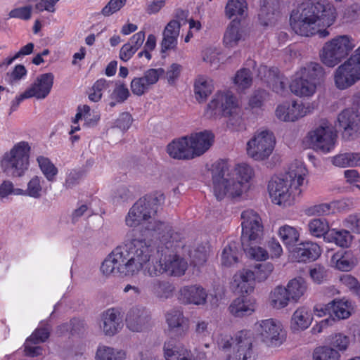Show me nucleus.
<instances>
[{
	"label": "nucleus",
	"mask_w": 360,
	"mask_h": 360,
	"mask_svg": "<svg viewBox=\"0 0 360 360\" xmlns=\"http://www.w3.org/2000/svg\"><path fill=\"white\" fill-rule=\"evenodd\" d=\"M321 250L317 243L304 242L298 244L290 251V257L293 262H307L317 259Z\"/></svg>",
	"instance_id": "412c9836"
},
{
	"label": "nucleus",
	"mask_w": 360,
	"mask_h": 360,
	"mask_svg": "<svg viewBox=\"0 0 360 360\" xmlns=\"http://www.w3.org/2000/svg\"><path fill=\"white\" fill-rule=\"evenodd\" d=\"M324 68L318 63L309 62L300 67L292 76L290 89L300 98L311 97L324 78Z\"/></svg>",
	"instance_id": "39448f33"
},
{
	"label": "nucleus",
	"mask_w": 360,
	"mask_h": 360,
	"mask_svg": "<svg viewBox=\"0 0 360 360\" xmlns=\"http://www.w3.org/2000/svg\"><path fill=\"white\" fill-rule=\"evenodd\" d=\"M354 236L346 229H332L325 236V240L333 243L342 248H349L353 242Z\"/></svg>",
	"instance_id": "c9c22d12"
},
{
	"label": "nucleus",
	"mask_w": 360,
	"mask_h": 360,
	"mask_svg": "<svg viewBox=\"0 0 360 360\" xmlns=\"http://www.w3.org/2000/svg\"><path fill=\"white\" fill-rule=\"evenodd\" d=\"M244 39L245 35L243 31L240 27L239 22H231L224 33V45L229 48L235 47Z\"/></svg>",
	"instance_id": "4c0bfd02"
},
{
	"label": "nucleus",
	"mask_w": 360,
	"mask_h": 360,
	"mask_svg": "<svg viewBox=\"0 0 360 360\" xmlns=\"http://www.w3.org/2000/svg\"><path fill=\"white\" fill-rule=\"evenodd\" d=\"M307 226L310 234L316 238L325 237L330 231L327 221L322 219H311Z\"/></svg>",
	"instance_id": "603ef678"
},
{
	"label": "nucleus",
	"mask_w": 360,
	"mask_h": 360,
	"mask_svg": "<svg viewBox=\"0 0 360 360\" xmlns=\"http://www.w3.org/2000/svg\"><path fill=\"white\" fill-rule=\"evenodd\" d=\"M38 166L49 181H54L58 174V169L46 157L39 155L37 158Z\"/></svg>",
	"instance_id": "09e8293b"
},
{
	"label": "nucleus",
	"mask_w": 360,
	"mask_h": 360,
	"mask_svg": "<svg viewBox=\"0 0 360 360\" xmlns=\"http://www.w3.org/2000/svg\"><path fill=\"white\" fill-rule=\"evenodd\" d=\"M191 258L192 263L195 266L204 264L208 257V250L205 247L198 248L191 252Z\"/></svg>",
	"instance_id": "e2e57ef3"
},
{
	"label": "nucleus",
	"mask_w": 360,
	"mask_h": 360,
	"mask_svg": "<svg viewBox=\"0 0 360 360\" xmlns=\"http://www.w3.org/2000/svg\"><path fill=\"white\" fill-rule=\"evenodd\" d=\"M148 290L158 300L165 301L172 297L175 287L167 280L155 278L149 281Z\"/></svg>",
	"instance_id": "bb28decb"
},
{
	"label": "nucleus",
	"mask_w": 360,
	"mask_h": 360,
	"mask_svg": "<svg viewBox=\"0 0 360 360\" xmlns=\"http://www.w3.org/2000/svg\"><path fill=\"white\" fill-rule=\"evenodd\" d=\"M22 189L15 188L13 183L10 180H4L0 184V198L4 199L9 195H21Z\"/></svg>",
	"instance_id": "4d7b16f0"
},
{
	"label": "nucleus",
	"mask_w": 360,
	"mask_h": 360,
	"mask_svg": "<svg viewBox=\"0 0 360 360\" xmlns=\"http://www.w3.org/2000/svg\"><path fill=\"white\" fill-rule=\"evenodd\" d=\"M37 333H32V335L27 338L24 344V352L26 356L34 357L39 356L42 354V348L37 345L38 343L33 341V338Z\"/></svg>",
	"instance_id": "052dcab7"
},
{
	"label": "nucleus",
	"mask_w": 360,
	"mask_h": 360,
	"mask_svg": "<svg viewBox=\"0 0 360 360\" xmlns=\"http://www.w3.org/2000/svg\"><path fill=\"white\" fill-rule=\"evenodd\" d=\"M341 354L338 350L329 345L319 346L314 349L312 360H340Z\"/></svg>",
	"instance_id": "8fccbe9b"
},
{
	"label": "nucleus",
	"mask_w": 360,
	"mask_h": 360,
	"mask_svg": "<svg viewBox=\"0 0 360 360\" xmlns=\"http://www.w3.org/2000/svg\"><path fill=\"white\" fill-rule=\"evenodd\" d=\"M240 252L236 243L226 245L221 253V264L225 266H231L238 262Z\"/></svg>",
	"instance_id": "de8ad7c7"
},
{
	"label": "nucleus",
	"mask_w": 360,
	"mask_h": 360,
	"mask_svg": "<svg viewBox=\"0 0 360 360\" xmlns=\"http://www.w3.org/2000/svg\"><path fill=\"white\" fill-rule=\"evenodd\" d=\"M31 15L32 6H22L12 9L8 13V16L11 18H19L25 20L30 19Z\"/></svg>",
	"instance_id": "774afa93"
},
{
	"label": "nucleus",
	"mask_w": 360,
	"mask_h": 360,
	"mask_svg": "<svg viewBox=\"0 0 360 360\" xmlns=\"http://www.w3.org/2000/svg\"><path fill=\"white\" fill-rule=\"evenodd\" d=\"M250 268L245 267L238 271L233 276L231 286L239 293L250 294L253 292L255 281Z\"/></svg>",
	"instance_id": "4be33fe9"
},
{
	"label": "nucleus",
	"mask_w": 360,
	"mask_h": 360,
	"mask_svg": "<svg viewBox=\"0 0 360 360\" xmlns=\"http://www.w3.org/2000/svg\"><path fill=\"white\" fill-rule=\"evenodd\" d=\"M290 297L285 287L276 286L269 295V305L275 309H281L286 307L290 302Z\"/></svg>",
	"instance_id": "ea45409f"
},
{
	"label": "nucleus",
	"mask_w": 360,
	"mask_h": 360,
	"mask_svg": "<svg viewBox=\"0 0 360 360\" xmlns=\"http://www.w3.org/2000/svg\"><path fill=\"white\" fill-rule=\"evenodd\" d=\"M208 295L205 288L199 285H184L177 292V299L183 304L204 306L207 303Z\"/></svg>",
	"instance_id": "a211bd4d"
},
{
	"label": "nucleus",
	"mask_w": 360,
	"mask_h": 360,
	"mask_svg": "<svg viewBox=\"0 0 360 360\" xmlns=\"http://www.w3.org/2000/svg\"><path fill=\"white\" fill-rule=\"evenodd\" d=\"M260 240H247L242 242L244 252L249 257L255 260H266L269 257L267 251L257 245Z\"/></svg>",
	"instance_id": "79ce46f5"
},
{
	"label": "nucleus",
	"mask_w": 360,
	"mask_h": 360,
	"mask_svg": "<svg viewBox=\"0 0 360 360\" xmlns=\"http://www.w3.org/2000/svg\"><path fill=\"white\" fill-rule=\"evenodd\" d=\"M166 151L172 159L179 160L193 159L187 136L172 141L167 146Z\"/></svg>",
	"instance_id": "5701e85b"
},
{
	"label": "nucleus",
	"mask_w": 360,
	"mask_h": 360,
	"mask_svg": "<svg viewBox=\"0 0 360 360\" xmlns=\"http://www.w3.org/2000/svg\"><path fill=\"white\" fill-rule=\"evenodd\" d=\"M307 174V169L303 162L295 161L283 176L272 177L267 187L272 202L283 207L294 204L302 192Z\"/></svg>",
	"instance_id": "20e7f679"
},
{
	"label": "nucleus",
	"mask_w": 360,
	"mask_h": 360,
	"mask_svg": "<svg viewBox=\"0 0 360 360\" xmlns=\"http://www.w3.org/2000/svg\"><path fill=\"white\" fill-rule=\"evenodd\" d=\"M228 117L227 126L233 130H241L245 129V120L243 117L241 107L235 112H231L224 115Z\"/></svg>",
	"instance_id": "864d4df0"
},
{
	"label": "nucleus",
	"mask_w": 360,
	"mask_h": 360,
	"mask_svg": "<svg viewBox=\"0 0 360 360\" xmlns=\"http://www.w3.org/2000/svg\"><path fill=\"white\" fill-rule=\"evenodd\" d=\"M266 94L264 91H255L249 97L247 108L250 110L261 108L264 105Z\"/></svg>",
	"instance_id": "680f3d73"
},
{
	"label": "nucleus",
	"mask_w": 360,
	"mask_h": 360,
	"mask_svg": "<svg viewBox=\"0 0 360 360\" xmlns=\"http://www.w3.org/2000/svg\"><path fill=\"white\" fill-rule=\"evenodd\" d=\"M166 323L171 331L176 332L181 330L186 333L188 329V319L185 317L184 312L179 309H172L165 314Z\"/></svg>",
	"instance_id": "2f4dec72"
},
{
	"label": "nucleus",
	"mask_w": 360,
	"mask_h": 360,
	"mask_svg": "<svg viewBox=\"0 0 360 360\" xmlns=\"http://www.w3.org/2000/svg\"><path fill=\"white\" fill-rule=\"evenodd\" d=\"M193 159L206 153L213 145L214 136L210 131H203L187 136Z\"/></svg>",
	"instance_id": "aec40b11"
},
{
	"label": "nucleus",
	"mask_w": 360,
	"mask_h": 360,
	"mask_svg": "<svg viewBox=\"0 0 360 360\" xmlns=\"http://www.w3.org/2000/svg\"><path fill=\"white\" fill-rule=\"evenodd\" d=\"M285 288L290 298L295 302H298L306 292L307 286L303 278H297L290 280Z\"/></svg>",
	"instance_id": "37998d69"
},
{
	"label": "nucleus",
	"mask_w": 360,
	"mask_h": 360,
	"mask_svg": "<svg viewBox=\"0 0 360 360\" xmlns=\"http://www.w3.org/2000/svg\"><path fill=\"white\" fill-rule=\"evenodd\" d=\"M256 356L252 333L241 330L233 336V349L225 360H255Z\"/></svg>",
	"instance_id": "9d476101"
},
{
	"label": "nucleus",
	"mask_w": 360,
	"mask_h": 360,
	"mask_svg": "<svg viewBox=\"0 0 360 360\" xmlns=\"http://www.w3.org/2000/svg\"><path fill=\"white\" fill-rule=\"evenodd\" d=\"M44 181L41 176H32L27 184L26 189H22L21 195H27L33 198H39L44 192Z\"/></svg>",
	"instance_id": "c03bdc74"
},
{
	"label": "nucleus",
	"mask_w": 360,
	"mask_h": 360,
	"mask_svg": "<svg viewBox=\"0 0 360 360\" xmlns=\"http://www.w3.org/2000/svg\"><path fill=\"white\" fill-rule=\"evenodd\" d=\"M220 49L215 46L205 49L202 51V59L211 65L218 66L220 61Z\"/></svg>",
	"instance_id": "bf43d9fd"
},
{
	"label": "nucleus",
	"mask_w": 360,
	"mask_h": 360,
	"mask_svg": "<svg viewBox=\"0 0 360 360\" xmlns=\"http://www.w3.org/2000/svg\"><path fill=\"white\" fill-rule=\"evenodd\" d=\"M338 121L345 131H356L360 127V112L354 108L345 109L339 114Z\"/></svg>",
	"instance_id": "7c9ffc66"
},
{
	"label": "nucleus",
	"mask_w": 360,
	"mask_h": 360,
	"mask_svg": "<svg viewBox=\"0 0 360 360\" xmlns=\"http://www.w3.org/2000/svg\"><path fill=\"white\" fill-rule=\"evenodd\" d=\"M103 335L112 337L119 333L123 328L121 310L117 307H110L100 314L98 323Z\"/></svg>",
	"instance_id": "f3484780"
},
{
	"label": "nucleus",
	"mask_w": 360,
	"mask_h": 360,
	"mask_svg": "<svg viewBox=\"0 0 360 360\" xmlns=\"http://www.w3.org/2000/svg\"><path fill=\"white\" fill-rule=\"evenodd\" d=\"M356 46L355 39L349 34L335 36L323 45L319 53L320 60L326 66L334 68L347 58Z\"/></svg>",
	"instance_id": "423d86ee"
},
{
	"label": "nucleus",
	"mask_w": 360,
	"mask_h": 360,
	"mask_svg": "<svg viewBox=\"0 0 360 360\" xmlns=\"http://www.w3.org/2000/svg\"><path fill=\"white\" fill-rule=\"evenodd\" d=\"M213 193L217 199L225 197L236 198L246 194L251 187L255 176L253 168L246 163L236 165L230 172L224 162H217L212 166Z\"/></svg>",
	"instance_id": "7ed1b4c3"
},
{
	"label": "nucleus",
	"mask_w": 360,
	"mask_h": 360,
	"mask_svg": "<svg viewBox=\"0 0 360 360\" xmlns=\"http://www.w3.org/2000/svg\"><path fill=\"white\" fill-rule=\"evenodd\" d=\"M240 218L241 242L261 240L263 237L264 226L260 216L252 210H247L241 213Z\"/></svg>",
	"instance_id": "f8f14e48"
},
{
	"label": "nucleus",
	"mask_w": 360,
	"mask_h": 360,
	"mask_svg": "<svg viewBox=\"0 0 360 360\" xmlns=\"http://www.w3.org/2000/svg\"><path fill=\"white\" fill-rule=\"evenodd\" d=\"M240 105L237 97L231 91L217 93L208 103L206 114L213 117L219 113L225 115L237 110Z\"/></svg>",
	"instance_id": "ddd939ff"
},
{
	"label": "nucleus",
	"mask_w": 360,
	"mask_h": 360,
	"mask_svg": "<svg viewBox=\"0 0 360 360\" xmlns=\"http://www.w3.org/2000/svg\"><path fill=\"white\" fill-rule=\"evenodd\" d=\"M125 324L127 329L133 333H143L152 326L150 310L142 304L131 307L125 316Z\"/></svg>",
	"instance_id": "9b49d317"
},
{
	"label": "nucleus",
	"mask_w": 360,
	"mask_h": 360,
	"mask_svg": "<svg viewBox=\"0 0 360 360\" xmlns=\"http://www.w3.org/2000/svg\"><path fill=\"white\" fill-rule=\"evenodd\" d=\"M300 230L297 227L285 224L278 228L277 233L283 243L287 248H291L299 241Z\"/></svg>",
	"instance_id": "58836bf2"
},
{
	"label": "nucleus",
	"mask_w": 360,
	"mask_h": 360,
	"mask_svg": "<svg viewBox=\"0 0 360 360\" xmlns=\"http://www.w3.org/2000/svg\"><path fill=\"white\" fill-rule=\"evenodd\" d=\"M255 309L254 300L247 297H239L229 305V311L235 317H243L252 314Z\"/></svg>",
	"instance_id": "c756f323"
},
{
	"label": "nucleus",
	"mask_w": 360,
	"mask_h": 360,
	"mask_svg": "<svg viewBox=\"0 0 360 360\" xmlns=\"http://www.w3.org/2000/svg\"><path fill=\"white\" fill-rule=\"evenodd\" d=\"M248 13V4L245 0H228L225 8V16L236 22L244 18Z\"/></svg>",
	"instance_id": "f704fd0d"
},
{
	"label": "nucleus",
	"mask_w": 360,
	"mask_h": 360,
	"mask_svg": "<svg viewBox=\"0 0 360 360\" xmlns=\"http://www.w3.org/2000/svg\"><path fill=\"white\" fill-rule=\"evenodd\" d=\"M357 264V259L349 251H338L333 255L330 265L341 271H349Z\"/></svg>",
	"instance_id": "cd10ccee"
},
{
	"label": "nucleus",
	"mask_w": 360,
	"mask_h": 360,
	"mask_svg": "<svg viewBox=\"0 0 360 360\" xmlns=\"http://www.w3.org/2000/svg\"><path fill=\"white\" fill-rule=\"evenodd\" d=\"M234 85L238 92H243L252 84V76L250 70L242 68L238 70L233 79Z\"/></svg>",
	"instance_id": "a18cd8bd"
},
{
	"label": "nucleus",
	"mask_w": 360,
	"mask_h": 360,
	"mask_svg": "<svg viewBox=\"0 0 360 360\" xmlns=\"http://www.w3.org/2000/svg\"><path fill=\"white\" fill-rule=\"evenodd\" d=\"M359 80L360 70L348 58L340 65L333 72L334 84L340 90L347 89Z\"/></svg>",
	"instance_id": "dca6fc26"
},
{
	"label": "nucleus",
	"mask_w": 360,
	"mask_h": 360,
	"mask_svg": "<svg viewBox=\"0 0 360 360\" xmlns=\"http://www.w3.org/2000/svg\"><path fill=\"white\" fill-rule=\"evenodd\" d=\"M163 72L164 70L162 68L149 69L140 77L141 80H143V84L146 85L147 89L149 90L151 86L157 83Z\"/></svg>",
	"instance_id": "13d9d810"
},
{
	"label": "nucleus",
	"mask_w": 360,
	"mask_h": 360,
	"mask_svg": "<svg viewBox=\"0 0 360 360\" xmlns=\"http://www.w3.org/2000/svg\"><path fill=\"white\" fill-rule=\"evenodd\" d=\"M337 136V131L333 124L323 121L307 134V139L310 148L326 154L335 148Z\"/></svg>",
	"instance_id": "1a4fd4ad"
},
{
	"label": "nucleus",
	"mask_w": 360,
	"mask_h": 360,
	"mask_svg": "<svg viewBox=\"0 0 360 360\" xmlns=\"http://www.w3.org/2000/svg\"><path fill=\"white\" fill-rule=\"evenodd\" d=\"M250 269L253 274L255 282L261 283L270 277L274 270V266L271 262H264L256 264Z\"/></svg>",
	"instance_id": "49530a36"
},
{
	"label": "nucleus",
	"mask_w": 360,
	"mask_h": 360,
	"mask_svg": "<svg viewBox=\"0 0 360 360\" xmlns=\"http://www.w3.org/2000/svg\"><path fill=\"white\" fill-rule=\"evenodd\" d=\"M54 81L53 73H44L38 75L30 87L17 98V105L24 99L34 97L44 99L50 94Z\"/></svg>",
	"instance_id": "4468645a"
},
{
	"label": "nucleus",
	"mask_w": 360,
	"mask_h": 360,
	"mask_svg": "<svg viewBox=\"0 0 360 360\" xmlns=\"http://www.w3.org/2000/svg\"><path fill=\"white\" fill-rule=\"evenodd\" d=\"M276 137L269 130H258L246 143L247 155L256 161L267 160L273 153Z\"/></svg>",
	"instance_id": "6e6552de"
},
{
	"label": "nucleus",
	"mask_w": 360,
	"mask_h": 360,
	"mask_svg": "<svg viewBox=\"0 0 360 360\" xmlns=\"http://www.w3.org/2000/svg\"><path fill=\"white\" fill-rule=\"evenodd\" d=\"M164 202V195L156 193L140 198L129 209L124 219L126 226L135 228L141 225L151 232L155 238V248L146 240L133 238L131 232L128 233L123 245L116 247L101 263L100 271L105 278H133L141 273L150 278L185 274L187 262L174 248L176 235L169 224L155 219L158 207Z\"/></svg>",
	"instance_id": "f257e3e1"
},
{
	"label": "nucleus",
	"mask_w": 360,
	"mask_h": 360,
	"mask_svg": "<svg viewBox=\"0 0 360 360\" xmlns=\"http://www.w3.org/2000/svg\"><path fill=\"white\" fill-rule=\"evenodd\" d=\"M331 316L338 320L347 319L354 312L352 302L345 297L335 299L328 303Z\"/></svg>",
	"instance_id": "c85d7f7f"
},
{
	"label": "nucleus",
	"mask_w": 360,
	"mask_h": 360,
	"mask_svg": "<svg viewBox=\"0 0 360 360\" xmlns=\"http://www.w3.org/2000/svg\"><path fill=\"white\" fill-rule=\"evenodd\" d=\"M342 225L352 232L360 234V214L349 215L342 221Z\"/></svg>",
	"instance_id": "0e129e2a"
},
{
	"label": "nucleus",
	"mask_w": 360,
	"mask_h": 360,
	"mask_svg": "<svg viewBox=\"0 0 360 360\" xmlns=\"http://www.w3.org/2000/svg\"><path fill=\"white\" fill-rule=\"evenodd\" d=\"M30 146L26 141L15 143L0 160L3 172L13 177H22L30 166Z\"/></svg>",
	"instance_id": "0eeeda50"
},
{
	"label": "nucleus",
	"mask_w": 360,
	"mask_h": 360,
	"mask_svg": "<svg viewBox=\"0 0 360 360\" xmlns=\"http://www.w3.org/2000/svg\"><path fill=\"white\" fill-rule=\"evenodd\" d=\"M307 109L302 103L296 101H285L278 104L275 110V116L281 122H295L307 114Z\"/></svg>",
	"instance_id": "6ab92c4d"
},
{
	"label": "nucleus",
	"mask_w": 360,
	"mask_h": 360,
	"mask_svg": "<svg viewBox=\"0 0 360 360\" xmlns=\"http://www.w3.org/2000/svg\"><path fill=\"white\" fill-rule=\"evenodd\" d=\"M312 321L311 310L307 307L300 306L292 313L290 327L293 332L303 331L311 326Z\"/></svg>",
	"instance_id": "393cba45"
},
{
	"label": "nucleus",
	"mask_w": 360,
	"mask_h": 360,
	"mask_svg": "<svg viewBox=\"0 0 360 360\" xmlns=\"http://www.w3.org/2000/svg\"><path fill=\"white\" fill-rule=\"evenodd\" d=\"M329 346L338 350V353L345 352L350 345V338L343 333H336L328 338Z\"/></svg>",
	"instance_id": "3c124183"
},
{
	"label": "nucleus",
	"mask_w": 360,
	"mask_h": 360,
	"mask_svg": "<svg viewBox=\"0 0 360 360\" xmlns=\"http://www.w3.org/2000/svg\"><path fill=\"white\" fill-rule=\"evenodd\" d=\"M309 274L314 283L320 284L326 280L328 272L324 266L315 265L310 269Z\"/></svg>",
	"instance_id": "338daca9"
},
{
	"label": "nucleus",
	"mask_w": 360,
	"mask_h": 360,
	"mask_svg": "<svg viewBox=\"0 0 360 360\" xmlns=\"http://www.w3.org/2000/svg\"><path fill=\"white\" fill-rule=\"evenodd\" d=\"M76 120L84 121L83 125L86 127H93L98 124L100 115L97 112L91 110L89 106L84 105L77 108Z\"/></svg>",
	"instance_id": "a19ab883"
},
{
	"label": "nucleus",
	"mask_w": 360,
	"mask_h": 360,
	"mask_svg": "<svg viewBox=\"0 0 360 360\" xmlns=\"http://www.w3.org/2000/svg\"><path fill=\"white\" fill-rule=\"evenodd\" d=\"M180 27V22L176 20H172L167 23L163 30L160 43L162 52H166L176 47Z\"/></svg>",
	"instance_id": "a878e982"
},
{
	"label": "nucleus",
	"mask_w": 360,
	"mask_h": 360,
	"mask_svg": "<svg viewBox=\"0 0 360 360\" xmlns=\"http://www.w3.org/2000/svg\"><path fill=\"white\" fill-rule=\"evenodd\" d=\"M338 12L329 0H310L293 10L290 15V25L299 35L309 37L319 34L326 37L328 28L336 21Z\"/></svg>",
	"instance_id": "f03ea898"
},
{
	"label": "nucleus",
	"mask_w": 360,
	"mask_h": 360,
	"mask_svg": "<svg viewBox=\"0 0 360 360\" xmlns=\"http://www.w3.org/2000/svg\"><path fill=\"white\" fill-rule=\"evenodd\" d=\"M162 350L165 360H193L191 351L172 339L165 342Z\"/></svg>",
	"instance_id": "b1692460"
},
{
	"label": "nucleus",
	"mask_w": 360,
	"mask_h": 360,
	"mask_svg": "<svg viewBox=\"0 0 360 360\" xmlns=\"http://www.w3.org/2000/svg\"><path fill=\"white\" fill-rule=\"evenodd\" d=\"M256 330L262 340L269 346H278L283 342L281 335L283 326L281 321L269 319L258 321L255 324Z\"/></svg>",
	"instance_id": "2eb2a0df"
},
{
	"label": "nucleus",
	"mask_w": 360,
	"mask_h": 360,
	"mask_svg": "<svg viewBox=\"0 0 360 360\" xmlns=\"http://www.w3.org/2000/svg\"><path fill=\"white\" fill-rule=\"evenodd\" d=\"M275 13L266 6L261 8L259 13V20L262 26L267 27L274 23Z\"/></svg>",
	"instance_id": "69168bd1"
},
{
	"label": "nucleus",
	"mask_w": 360,
	"mask_h": 360,
	"mask_svg": "<svg viewBox=\"0 0 360 360\" xmlns=\"http://www.w3.org/2000/svg\"><path fill=\"white\" fill-rule=\"evenodd\" d=\"M353 158V153H340L331 158V162L340 168L354 167Z\"/></svg>",
	"instance_id": "6e6d98bb"
},
{
	"label": "nucleus",
	"mask_w": 360,
	"mask_h": 360,
	"mask_svg": "<svg viewBox=\"0 0 360 360\" xmlns=\"http://www.w3.org/2000/svg\"><path fill=\"white\" fill-rule=\"evenodd\" d=\"M110 82L102 78L98 79L93 85L89 98L94 102L99 101L103 95V91L108 88Z\"/></svg>",
	"instance_id": "5fc2aeb1"
},
{
	"label": "nucleus",
	"mask_w": 360,
	"mask_h": 360,
	"mask_svg": "<svg viewBox=\"0 0 360 360\" xmlns=\"http://www.w3.org/2000/svg\"><path fill=\"white\" fill-rule=\"evenodd\" d=\"M261 73H269V77L271 78L268 80V86L278 94L284 96L288 91L286 88V78L281 75L278 70L276 68L262 67Z\"/></svg>",
	"instance_id": "473e14b6"
},
{
	"label": "nucleus",
	"mask_w": 360,
	"mask_h": 360,
	"mask_svg": "<svg viewBox=\"0 0 360 360\" xmlns=\"http://www.w3.org/2000/svg\"><path fill=\"white\" fill-rule=\"evenodd\" d=\"M127 352L107 345H99L96 349V360H126Z\"/></svg>",
	"instance_id": "e433bc0d"
},
{
	"label": "nucleus",
	"mask_w": 360,
	"mask_h": 360,
	"mask_svg": "<svg viewBox=\"0 0 360 360\" xmlns=\"http://www.w3.org/2000/svg\"><path fill=\"white\" fill-rule=\"evenodd\" d=\"M214 90L213 81L208 77L199 75L194 82V94L198 103L205 102Z\"/></svg>",
	"instance_id": "72a5a7b5"
}]
</instances>
